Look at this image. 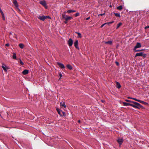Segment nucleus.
<instances>
[{
    "instance_id": "f257e3e1",
    "label": "nucleus",
    "mask_w": 149,
    "mask_h": 149,
    "mask_svg": "<svg viewBox=\"0 0 149 149\" xmlns=\"http://www.w3.org/2000/svg\"><path fill=\"white\" fill-rule=\"evenodd\" d=\"M133 103L135 104L136 106L137 107H136V108L140 109L141 108H143V106L138 103L134 101V102H133Z\"/></svg>"
},
{
    "instance_id": "f03ea898",
    "label": "nucleus",
    "mask_w": 149,
    "mask_h": 149,
    "mask_svg": "<svg viewBox=\"0 0 149 149\" xmlns=\"http://www.w3.org/2000/svg\"><path fill=\"white\" fill-rule=\"evenodd\" d=\"M117 141L119 144V146H120L123 142L124 140L123 139L118 138L117 140Z\"/></svg>"
},
{
    "instance_id": "7ed1b4c3",
    "label": "nucleus",
    "mask_w": 149,
    "mask_h": 149,
    "mask_svg": "<svg viewBox=\"0 0 149 149\" xmlns=\"http://www.w3.org/2000/svg\"><path fill=\"white\" fill-rule=\"evenodd\" d=\"M40 3L44 7H45L46 8H47V4L46 2L45 1L43 0L41 1H40Z\"/></svg>"
},
{
    "instance_id": "20e7f679",
    "label": "nucleus",
    "mask_w": 149,
    "mask_h": 149,
    "mask_svg": "<svg viewBox=\"0 0 149 149\" xmlns=\"http://www.w3.org/2000/svg\"><path fill=\"white\" fill-rule=\"evenodd\" d=\"M141 44L139 42H137L136 44V45L134 47V50H135V49L141 47Z\"/></svg>"
},
{
    "instance_id": "39448f33",
    "label": "nucleus",
    "mask_w": 149,
    "mask_h": 149,
    "mask_svg": "<svg viewBox=\"0 0 149 149\" xmlns=\"http://www.w3.org/2000/svg\"><path fill=\"white\" fill-rule=\"evenodd\" d=\"M73 43V41L71 38L69 39L68 41V43L69 46H72Z\"/></svg>"
},
{
    "instance_id": "423d86ee",
    "label": "nucleus",
    "mask_w": 149,
    "mask_h": 149,
    "mask_svg": "<svg viewBox=\"0 0 149 149\" xmlns=\"http://www.w3.org/2000/svg\"><path fill=\"white\" fill-rule=\"evenodd\" d=\"M57 64L59 66V67H60L61 68H65V67L64 66V65L61 63L59 62H57Z\"/></svg>"
},
{
    "instance_id": "0eeeda50",
    "label": "nucleus",
    "mask_w": 149,
    "mask_h": 149,
    "mask_svg": "<svg viewBox=\"0 0 149 149\" xmlns=\"http://www.w3.org/2000/svg\"><path fill=\"white\" fill-rule=\"evenodd\" d=\"M38 18L42 21H44L45 19V16H39L38 17Z\"/></svg>"
},
{
    "instance_id": "6e6552de",
    "label": "nucleus",
    "mask_w": 149,
    "mask_h": 149,
    "mask_svg": "<svg viewBox=\"0 0 149 149\" xmlns=\"http://www.w3.org/2000/svg\"><path fill=\"white\" fill-rule=\"evenodd\" d=\"M78 41L77 40H76L74 42V43L75 47L77 49H79L78 47Z\"/></svg>"
},
{
    "instance_id": "1a4fd4ad",
    "label": "nucleus",
    "mask_w": 149,
    "mask_h": 149,
    "mask_svg": "<svg viewBox=\"0 0 149 149\" xmlns=\"http://www.w3.org/2000/svg\"><path fill=\"white\" fill-rule=\"evenodd\" d=\"M142 55H143V52H141L139 53H137L136 54L135 57H136L137 56H142Z\"/></svg>"
},
{
    "instance_id": "9d476101",
    "label": "nucleus",
    "mask_w": 149,
    "mask_h": 149,
    "mask_svg": "<svg viewBox=\"0 0 149 149\" xmlns=\"http://www.w3.org/2000/svg\"><path fill=\"white\" fill-rule=\"evenodd\" d=\"M29 72V70H24L22 72V74L24 75H26Z\"/></svg>"
},
{
    "instance_id": "9b49d317",
    "label": "nucleus",
    "mask_w": 149,
    "mask_h": 149,
    "mask_svg": "<svg viewBox=\"0 0 149 149\" xmlns=\"http://www.w3.org/2000/svg\"><path fill=\"white\" fill-rule=\"evenodd\" d=\"M60 105L61 107H63L64 108H65L66 107V106L65 105V102H63L60 103Z\"/></svg>"
},
{
    "instance_id": "f8f14e48",
    "label": "nucleus",
    "mask_w": 149,
    "mask_h": 149,
    "mask_svg": "<svg viewBox=\"0 0 149 149\" xmlns=\"http://www.w3.org/2000/svg\"><path fill=\"white\" fill-rule=\"evenodd\" d=\"M116 87L117 88H120L121 87V86L119 82H116Z\"/></svg>"
},
{
    "instance_id": "ddd939ff",
    "label": "nucleus",
    "mask_w": 149,
    "mask_h": 149,
    "mask_svg": "<svg viewBox=\"0 0 149 149\" xmlns=\"http://www.w3.org/2000/svg\"><path fill=\"white\" fill-rule=\"evenodd\" d=\"M13 3L14 4L15 6H18V4L17 1L16 0H13Z\"/></svg>"
},
{
    "instance_id": "4468645a",
    "label": "nucleus",
    "mask_w": 149,
    "mask_h": 149,
    "mask_svg": "<svg viewBox=\"0 0 149 149\" xmlns=\"http://www.w3.org/2000/svg\"><path fill=\"white\" fill-rule=\"evenodd\" d=\"M67 67L70 70H72V66L70 64H68L67 65Z\"/></svg>"
},
{
    "instance_id": "2eb2a0df",
    "label": "nucleus",
    "mask_w": 149,
    "mask_h": 149,
    "mask_svg": "<svg viewBox=\"0 0 149 149\" xmlns=\"http://www.w3.org/2000/svg\"><path fill=\"white\" fill-rule=\"evenodd\" d=\"M138 102H139L143 104H145V105H147L148 104V103H146L144 101H141L139 100Z\"/></svg>"
},
{
    "instance_id": "dca6fc26",
    "label": "nucleus",
    "mask_w": 149,
    "mask_h": 149,
    "mask_svg": "<svg viewBox=\"0 0 149 149\" xmlns=\"http://www.w3.org/2000/svg\"><path fill=\"white\" fill-rule=\"evenodd\" d=\"M72 18L71 17H70V16H67V17H66V18H65V20H70L72 19Z\"/></svg>"
},
{
    "instance_id": "f3484780",
    "label": "nucleus",
    "mask_w": 149,
    "mask_h": 149,
    "mask_svg": "<svg viewBox=\"0 0 149 149\" xmlns=\"http://www.w3.org/2000/svg\"><path fill=\"white\" fill-rule=\"evenodd\" d=\"M122 24V23L121 22H120L117 25V26L116 28V29H117L119 28V27Z\"/></svg>"
},
{
    "instance_id": "a211bd4d",
    "label": "nucleus",
    "mask_w": 149,
    "mask_h": 149,
    "mask_svg": "<svg viewBox=\"0 0 149 149\" xmlns=\"http://www.w3.org/2000/svg\"><path fill=\"white\" fill-rule=\"evenodd\" d=\"M75 33H77V34H78V38H81V37H82L81 35V34L80 33H79V32H75Z\"/></svg>"
},
{
    "instance_id": "6ab92c4d",
    "label": "nucleus",
    "mask_w": 149,
    "mask_h": 149,
    "mask_svg": "<svg viewBox=\"0 0 149 149\" xmlns=\"http://www.w3.org/2000/svg\"><path fill=\"white\" fill-rule=\"evenodd\" d=\"M19 47L21 49H23L24 47V45L22 43H20L19 45Z\"/></svg>"
},
{
    "instance_id": "aec40b11",
    "label": "nucleus",
    "mask_w": 149,
    "mask_h": 149,
    "mask_svg": "<svg viewBox=\"0 0 149 149\" xmlns=\"http://www.w3.org/2000/svg\"><path fill=\"white\" fill-rule=\"evenodd\" d=\"M106 44L111 45L112 44V41H109L105 42Z\"/></svg>"
},
{
    "instance_id": "412c9836",
    "label": "nucleus",
    "mask_w": 149,
    "mask_h": 149,
    "mask_svg": "<svg viewBox=\"0 0 149 149\" xmlns=\"http://www.w3.org/2000/svg\"><path fill=\"white\" fill-rule=\"evenodd\" d=\"M123 104L124 106H130L131 104L127 102H123Z\"/></svg>"
},
{
    "instance_id": "4be33fe9",
    "label": "nucleus",
    "mask_w": 149,
    "mask_h": 149,
    "mask_svg": "<svg viewBox=\"0 0 149 149\" xmlns=\"http://www.w3.org/2000/svg\"><path fill=\"white\" fill-rule=\"evenodd\" d=\"M122 8L123 7L122 6H120L117 7V9L120 10H121Z\"/></svg>"
},
{
    "instance_id": "5701e85b",
    "label": "nucleus",
    "mask_w": 149,
    "mask_h": 149,
    "mask_svg": "<svg viewBox=\"0 0 149 149\" xmlns=\"http://www.w3.org/2000/svg\"><path fill=\"white\" fill-rule=\"evenodd\" d=\"M114 14L115 16L116 17H120V13H114Z\"/></svg>"
},
{
    "instance_id": "b1692460",
    "label": "nucleus",
    "mask_w": 149,
    "mask_h": 149,
    "mask_svg": "<svg viewBox=\"0 0 149 149\" xmlns=\"http://www.w3.org/2000/svg\"><path fill=\"white\" fill-rule=\"evenodd\" d=\"M56 110H57L58 113L59 114H60L61 112V110L60 109H59L58 108H56Z\"/></svg>"
},
{
    "instance_id": "393cba45",
    "label": "nucleus",
    "mask_w": 149,
    "mask_h": 149,
    "mask_svg": "<svg viewBox=\"0 0 149 149\" xmlns=\"http://www.w3.org/2000/svg\"><path fill=\"white\" fill-rule=\"evenodd\" d=\"M2 68H3V70L5 71H7V69H6V66H5V65H3L2 66Z\"/></svg>"
},
{
    "instance_id": "a878e982",
    "label": "nucleus",
    "mask_w": 149,
    "mask_h": 149,
    "mask_svg": "<svg viewBox=\"0 0 149 149\" xmlns=\"http://www.w3.org/2000/svg\"><path fill=\"white\" fill-rule=\"evenodd\" d=\"M67 15H66L65 14H63L62 15V17L63 19H65V18L67 17Z\"/></svg>"
},
{
    "instance_id": "bb28decb",
    "label": "nucleus",
    "mask_w": 149,
    "mask_h": 149,
    "mask_svg": "<svg viewBox=\"0 0 149 149\" xmlns=\"http://www.w3.org/2000/svg\"><path fill=\"white\" fill-rule=\"evenodd\" d=\"M19 61H18L20 63L21 65H23L24 64L23 62L22 61L21 59H19Z\"/></svg>"
},
{
    "instance_id": "cd10ccee",
    "label": "nucleus",
    "mask_w": 149,
    "mask_h": 149,
    "mask_svg": "<svg viewBox=\"0 0 149 149\" xmlns=\"http://www.w3.org/2000/svg\"><path fill=\"white\" fill-rule=\"evenodd\" d=\"M13 58L14 59H15L16 58V55L15 53H14L13 54Z\"/></svg>"
},
{
    "instance_id": "c85d7f7f",
    "label": "nucleus",
    "mask_w": 149,
    "mask_h": 149,
    "mask_svg": "<svg viewBox=\"0 0 149 149\" xmlns=\"http://www.w3.org/2000/svg\"><path fill=\"white\" fill-rule=\"evenodd\" d=\"M125 101H126L127 102H131L133 103V102H134V101H132L130 100H125Z\"/></svg>"
},
{
    "instance_id": "c756f323",
    "label": "nucleus",
    "mask_w": 149,
    "mask_h": 149,
    "mask_svg": "<svg viewBox=\"0 0 149 149\" xmlns=\"http://www.w3.org/2000/svg\"><path fill=\"white\" fill-rule=\"evenodd\" d=\"M1 15L2 17L3 18V20H5V16H4V15L3 13H1Z\"/></svg>"
},
{
    "instance_id": "7c9ffc66",
    "label": "nucleus",
    "mask_w": 149,
    "mask_h": 149,
    "mask_svg": "<svg viewBox=\"0 0 149 149\" xmlns=\"http://www.w3.org/2000/svg\"><path fill=\"white\" fill-rule=\"evenodd\" d=\"M72 12V10H68L67 11V13H71Z\"/></svg>"
},
{
    "instance_id": "2f4dec72",
    "label": "nucleus",
    "mask_w": 149,
    "mask_h": 149,
    "mask_svg": "<svg viewBox=\"0 0 149 149\" xmlns=\"http://www.w3.org/2000/svg\"><path fill=\"white\" fill-rule=\"evenodd\" d=\"M130 106L133 107H134L135 108H136V107H136V105L135 104H131Z\"/></svg>"
},
{
    "instance_id": "473e14b6",
    "label": "nucleus",
    "mask_w": 149,
    "mask_h": 149,
    "mask_svg": "<svg viewBox=\"0 0 149 149\" xmlns=\"http://www.w3.org/2000/svg\"><path fill=\"white\" fill-rule=\"evenodd\" d=\"M134 50L135 52H138L141 51L142 50H137V49H135V50Z\"/></svg>"
},
{
    "instance_id": "72a5a7b5",
    "label": "nucleus",
    "mask_w": 149,
    "mask_h": 149,
    "mask_svg": "<svg viewBox=\"0 0 149 149\" xmlns=\"http://www.w3.org/2000/svg\"><path fill=\"white\" fill-rule=\"evenodd\" d=\"M74 15H75V17H77L79 15V13H76Z\"/></svg>"
},
{
    "instance_id": "f704fd0d",
    "label": "nucleus",
    "mask_w": 149,
    "mask_h": 149,
    "mask_svg": "<svg viewBox=\"0 0 149 149\" xmlns=\"http://www.w3.org/2000/svg\"><path fill=\"white\" fill-rule=\"evenodd\" d=\"M132 99L133 100H134L136 101H138V102H139V100H138V99H137L135 98H132Z\"/></svg>"
},
{
    "instance_id": "c9c22d12",
    "label": "nucleus",
    "mask_w": 149,
    "mask_h": 149,
    "mask_svg": "<svg viewBox=\"0 0 149 149\" xmlns=\"http://www.w3.org/2000/svg\"><path fill=\"white\" fill-rule=\"evenodd\" d=\"M114 21H112V22H108V23H107V24H108V25L109 24H112L114 22Z\"/></svg>"
},
{
    "instance_id": "e433bc0d",
    "label": "nucleus",
    "mask_w": 149,
    "mask_h": 149,
    "mask_svg": "<svg viewBox=\"0 0 149 149\" xmlns=\"http://www.w3.org/2000/svg\"><path fill=\"white\" fill-rule=\"evenodd\" d=\"M105 15V13H104L103 14H100L98 15V16H103L104 15Z\"/></svg>"
},
{
    "instance_id": "4c0bfd02",
    "label": "nucleus",
    "mask_w": 149,
    "mask_h": 149,
    "mask_svg": "<svg viewBox=\"0 0 149 149\" xmlns=\"http://www.w3.org/2000/svg\"><path fill=\"white\" fill-rule=\"evenodd\" d=\"M142 56L144 58H145L146 57V54H143V55H142Z\"/></svg>"
},
{
    "instance_id": "58836bf2",
    "label": "nucleus",
    "mask_w": 149,
    "mask_h": 149,
    "mask_svg": "<svg viewBox=\"0 0 149 149\" xmlns=\"http://www.w3.org/2000/svg\"><path fill=\"white\" fill-rule=\"evenodd\" d=\"M115 63H116V65H117V66H119V63L118 62L116 61L115 62Z\"/></svg>"
},
{
    "instance_id": "ea45409f",
    "label": "nucleus",
    "mask_w": 149,
    "mask_h": 149,
    "mask_svg": "<svg viewBox=\"0 0 149 149\" xmlns=\"http://www.w3.org/2000/svg\"><path fill=\"white\" fill-rule=\"evenodd\" d=\"M45 19L47 18H50V17L49 16H45Z\"/></svg>"
},
{
    "instance_id": "a19ab883",
    "label": "nucleus",
    "mask_w": 149,
    "mask_h": 149,
    "mask_svg": "<svg viewBox=\"0 0 149 149\" xmlns=\"http://www.w3.org/2000/svg\"><path fill=\"white\" fill-rule=\"evenodd\" d=\"M107 24V23H104V24H103L101 26V28H102L105 24Z\"/></svg>"
},
{
    "instance_id": "79ce46f5",
    "label": "nucleus",
    "mask_w": 149,
    "mask_h": 149,
    "mask_svg": "<svg viewBox=\"0 0 149 149\" xmlns=\"http://www.w3.org/2000/svg\"><path fill=\"white\" fill-rule=\"evenodd\" d=\"M9 45V44L8 43H7L5 45V46L7 47H8Z\"/></svg>"
},
{
    "instance_id": "37998d69",
    "label": "nucleus",
    "mask_w": 149,
    "mask_h": 149,
    "mask_svg": "<svg viewBox=\"0 0 149 149\" xmlns=\"http://www.w3.org/2000/svg\"><path fill=\"white\" fill-rule=\"evenodd\" d=\"M90 18V17H88L86 18V20H88Z\"/></svg>"
},
{
    "instance_id": "c03bdc74",
    "label": "nucleus",
    "mask_w": 149,
    "mask_h": 149,
    "mask_svg": "<svg viewBox=\"0 0 149 149\" xmlns=\"http://www.w3.org/2000/svg\"><path fill=\"white\" fill-rule=\"evenodd\" d=\"M68 20H65V21H64V23H65V24H67L68 22Z\"/></svg>"
},
{
    "instance_id": "a18cd8bd",
    "label": "nucleus",
    "mask_w": 149,
    "mask_h": 149,
    "mask_svg": "<svg viewBox=\"0 0 149 149\" xmlns=\"http://www.w3.org/2000/svg\"><path fill=\"white\" fill-rule=\"evenodd\" d=\"M149 28V26H146L145 27V29H146L148 28Z\"/></svg>"
},
{
    "instance_id": "49530a36",
    "label": "nucleus",
    "mask_w": 149,
    "mask_h": 149,
    "mask_svg": "<svg viewBox=\"0 0 149 149\" xmlns=\"http://www.w3.org/2000/svg\"><path fill=\"white\" fill-rule=\"evenodd\" d=\"M127 98L128 99H132V97H127Z\"/></svg>"
},
{
    "instance_id": "de8ad7c7",
    "label": "nucleus",
    "mask_w": 149,
    "mask_h": 149,
    "mask_svg": "<svg viewBox=\"0 0 149 149\" xmlns=\"http://www.w3.org/2000/svg\"><path fill=\"white\" fill-rule=\"evenodd\" d=\"M59 76H60V77H62V74H59Z\"/></svg>"
},
{
    "instance_id": "09e8293b",
    "label": "nucleus",
    "mask_w": 149,
    "mask_h": 149,
    "mask_svg": "<svg viewBox=\"0 0 149 149\" xmlns=\"http://www.w3.org/2000/svg\"><path fill=\"white\" fill-rule=\"evenodd\" d=\"M76 11L75 10H72V12H75Z\"/></svg>"
},
{
    "instance_id": "8fccbe9b",
    "label": "nucleus",
    "mask_w": 149,
    "mask_h": 149,
    "mask_svg": "<svg viewBox=\"0 0 149 149\" xmlns=\"http://www.w3.org/2000/svg\"><path fill=\"white\" fill-rule=\"evenodd\" d=\"M80 122H81V121H80V120H78V123H80Z\"/></svg>"
},
{
    "instance_id": "3c124183",
    "label": "nucleus",
    "mask_w": 149,
    "mask_h": 149,
    "mask_svg": "<svg viewBox=\"0 0 149 149\" xmlns=\"http://www.w3.org/2000/svg\"><path fill=\"white\" fill-rule=\"evenodd\" d=\"M110 7H111L112 6H111L110 5Z\"/></svg>"
}]
</instances>
